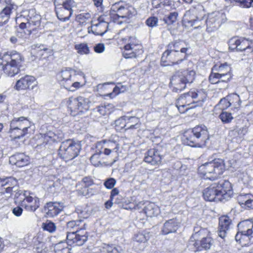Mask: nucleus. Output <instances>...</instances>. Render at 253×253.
<instances>
[{
  "label": "nucleus",
  "instance_id": "a19ab883",
  "mask_svg": "<svg viewBox=\"0 0 253 253\" xmlns=\"http://www.w3.org/2000/svg\"><path fill=\"white\" fill-rule=\"evenodd\" d=\"M68 246L67 242H60L56 244L54 249L55 253H71V249Z\"/></svg>",
  "mask_w": 253,
  "mask_h": 253
},
{
  "label": "nucleus",
  "instance_id": "0e129e2a",
  "mask_svg": "<svg viewBox=\"0 0 253 253\" xmlns=\"http://www.w3.org/2000/svg\"><path fill=\"white\" fill-rule=\"evenodd\" d=\"M247 132V129L246 127H241L237 128L233 131V133L235 135L238 134V136L239 138H242Z\"/></svg>",
  "mask_w": 253,
  "mask_h": 253
},
{
  "label": "nucleus",
  "instance_id": "473e14b6",
  "mask_svg": "<svg viewBox=\"0 0 253 253\" xmlns=\"http://www.w3.org/2000/svg\"><path fill=\"white\" fill-rule=\"evenodd\" d=\"M195 103H197V106H201L202 103L207 98V95L206 90L204 89L197 90L196 91H189Z\"/></svg>",
  "mask_w": 253,
  "mask_h": 253
},
{
  "label": "nucleus",
  "instance_id": "bf43d9fd",
  "mask_svg": "<svg viewBox=\"0 0 253 253\" xmlns=\"http://www.w3.org/2000/svg\"><path fill=\"white\" fill-rule=\"evenodd\" d=\"M116 184V180L114 178H109L104 182V186L108 189H112Z\"/></svg>",
  "mask_w": 253,
  "mask_h": 253
},
{
  "label": "nucleus",
  "instance_id": "052dcab7",
  "mask_svg": "<svg viewBox=\"0 0 253 253\" xmlns=\"http://www.w3.org/2000/svg\"><path fill=\"white\" fill-rule=\"evenodd\" d=\"M219 108L221 110L226 109L229 107L231 106L228 100L227 99V96L225 98L221 99L219 103L217 104Z\"/></svg>",
  "mask_w": 253,
  "mask_h": 253
},
{
  "label": "nucleus",
  "instance_id": "6e6552de",
  "mask_svg": "<svg viewBox=\"0 0 253 253\" xmlns=\"http://www.w3.org/2000/svg\"><path fill=\"white\" fill-rule=\"evenodd\" d=\"M81 149V145L71 139L62 142L58 150V155L63 160L67 162L77 157Z\"/></svg>",
  "mask_w": 253,
  "mask_h": 253
},
{
  "label": "nucleus",
  "instance_id": "aec40b11",
  "mask_svg": "<svg viewBox=\"0 0 253 253\" xmlns=\"http://www.w3.org/2000/svg\"><path fill=\"white\" fill-rule=\"evenodd\" d=\"M10 178H7L0 181V186L3 187L0 192V201L2 202L7 200L11 196L13 189L15 188L14 186H10Z\"/></svg>",
  "mask_w": 253,
  "mask_h": 253
},
{
  "label": "nucleus",
  "instance_id": "f257e3e1",
  "mask_svg": "<svg viewBox=\"0 0 253 253\" xmlns=\"http://www.w3.org/2000/svg\"><path fill=\"white\" fill-rule=\"evenodd\" d=\"M233 194L231 183L225 180L212 183L203 192L204 199L210 202L227 201L231 198Z\"/></svg>",
  "mask_w": 253,
  "mask_h": 253
},
{
  "label": "nucleus",
  "instance_id": "e2e57ef3",
  "mask_svg": "<svg viewBox=\"0 0 253 253\" xmlns=\"http://www.w3.org/2000/svg\"><path fill=\"white\" fill-rule=\"evenodd\" d=\"M105 47L104 43H99L95 44L93 47L94 51L97 53H101L105 50Z\"/></svg>",
  "mask_w": 253,
  "mask_h": 253
},
{
  "label": "nucleus",
  "instance_id": "f03ea898",
  "mask_svg": "<svg viewBox=\"0 0 253 253\" xmlns=\"http://www.w3.org/2000/svg\"><path fill=\"white\" fill-rule=\"evenodd\" d=\"M209 134L207 126L198 125L192 129L185 131L182 137L183 144L193 147H203L206 146Z\"/></svg>",
  "mask_w": 253,
  "mask_h": 253
},
{
  "label": "nucleus",
  "instance_id": "37998d69",
  "mask_svg": "<svg viewBox=\"0 0 253 253\" xmlns=\"http://www.w3.org/2000/svg\"><path fill=\"white\" fill-rule=\"evenodd\" d=\"M127 126L126 130L137 128L139 126V119L135 117H126Z\"/></svg>",
  "mask_w": 253,
  "mask_h": 253
},
{
  "label": "nucleus",
  "instance_id": "72a5a7b5",
  "mask_svg": "<svg viewBox=\"0 0 253 253\" xmlns=\"http://www.w3.org/2000/svg\"><path fill=\"white\" fill-rule=\"evenodd\" d=\"M81 183L84 185V187L81 189H78V193L83 196H89V189L88 187L94 184L93 179L90 176L84 177L82 179Z\"/></svg>",
  "mask_w": 253,
  "mask_h": 253
},
{
  "label": "nucleus",
  "instance_id": "ddd939ff",
  "mask_svg": "<svg viewBox=\"0 0 253 253\" xmlns=\"http://www.w3.org/2000/svg\"><path fill=\"white\" fill-rule=\"evenodd\" d=\"M24 198L20 201V205L28 211L34 212L40 206V200L37 197H33L30 196V193L24 191Z\"/></svg>",
  "mask_w": 253,
  "mask_h": 253
},
{
  "label": "nucleus",
  "instance_id": "a211bd4d",
  "mask_svg": "<svg viewBox=\"0 0 253 253\" xmlns=\"http://www.w3.org/2000/svg\"><path fill=\"white\" fill-rule=\"evenodd\" d=\"M232 220L228 216H222L219 218L217 233L219 237L224 239L227 231L232 227Z\"/></svg>",
  "mask_w": 253,
  "mask_h": 253
},
{
  "label": "nucleus",
  "instance_id": "680f3d73",
  "mask_svg": "<svg viewBox=\"0 0 253 253\" xmlns=\"http://www.w3.org/2000/svg\"><path fill=\"white\" fill-rule=\"evenodd\" d=\"M158 22V18L156 17H150L146 21V24L150 27H153L157 25Z\"/></svg>",
  "mask_w": 253,
  "mask_h": 253
},
{
  "label": "nucleus",
  "instance_id": "c03bdc74",
  "mask_svg": "<svg viewBox=\"0 0 253 253\" xmlns=\"http://www.w3.org/2000/svg\"><path fill=\"white\" fill-rule=\"evenodd\" d=\"M75 49L77 50V53L81 55H86L89 54L90 52L89 48L86 43H81L75 44Z\"/></svg>",
  "mask_w": 253,
  "mask_h": 253
},
{
  "label": "nucleus",
  "instance_id": "7c9ffc66",
  "mask_svg": "<svg viewBox=\"0 0 253 253\" xmlns=\"http://www.w3.org/2000/svg\"><path fill=\"white\" fill-rule=\"evenodd\" d=\"M239 204L242 207L253 209V195L250 194H240L237 197Z\"/></svg>",
  "mask_w": 253,
  "mask_h": 253
},
{
  "label": "nucleus",
  "instance_id": "9d476101",
  "mask_svg": "<svg viewBox=\"0 0 253 253\" xmlns=\"http://www.w3.org/2000/svg\"><path fill=\"white\" fill-rule=\"evenodd\" d=\"M54 5L57 18L60 21L68 20L73 13V0H54Z\"/></svg>",
  "mask_w": 253,
  "mask_h": 253
},
{
  "label": "nucleus",
  "instance_id": "774afa93",
  "mask_svg": "<svg viewBox=\"0 0 253 253\" xmlns=\"http://www.w3.org/2000/svg\"><path fill=\"white\" fill-rule=\"evenodd\" d=\"M229 82L223 81L214 83L216 85V87L219 89H224L228 87Z\"/></svg>",
  "mask_w": 253,
  "mask_h": 253
},
{
  "label": "nucleus",
  "instance_id": "49530a36",
  "mask_svg": "<svg viewBox=\"0 0 253 253\" xmlns=\"http://www.w3.org/2000/svg\"><path fill=\"white\" fill-rule=\"evenodd\" d=\"M126 42L125 45H129L131 47L142 50V46L139 44V41L134 37H130L128 39H124Z\"/></svg>",
  "mask_w": 253,
  "mask_h": 253
},
{
  "label": "nucleus",
  "instance_id": "338daca9",
  "mask_svg": "<svg viewBox=\"0 0 253 253\" xmlns=\"http://www.w3.org/2000/svg\"><path fill=\"white\" fill-rule=\"evenodd\" d=\"M239 3V5L242 7H250L251 5V2H248L246 0H233V2Z\"/></svg>",
  "mask_w": 253,
  "mask_h": 253
},
{
  "label": "nucleus",
  "instance_id": "c9c22d12",
  "mask_svg": "<svg viewBox=\"0 0 253 253\" xmlns=\"http://www.w3.org/2000/svg\"><path fill=\"white\" fill-rule=\"evenodd\" d=\"M97 151L90 157V160L91 163L94 166H99L101 164L100 155L102 153V148L103 147V143L102 142H97L96 144Z\"/></svg>",
  "mask_w": 253,
  "mask_h": 253
},
{
  "label": "nucleus",
  "instance_id": "e433bc0d",
  "mask_svg": "<svg viewBox=\"0 0 253 253\" xmlns=\"http://www.w3.org/2000/svg\"><path fill=\"white\" fill-rule=\"evenodd\" d=\"M227 99L230 104L232 110H238L241 106V101L237 94L232 93L227 95Z\"/></svg>",
  "mask_w": 253,
  "mask_h": 253
},
{
  "label": "nucleus",
  "instance_id": "c756f323",
  "mask_svg": "<svg viewBox=\"0 0 253 253\" xmlns=\"http://www.w3.org/2000/svg\"><path fill=\"white\" fill-rule=\"evenodd\" d=\"M101 18L99 19V21L96 24H92L91 26L88 28V32H92L96 35H103L106 31V27L108 25L107 23L103 22L101 21Z\"/></svg>",
  "mask_w": 253,
  "mask_h": 253
},
{
  "label": "nucleus",
  "instance_id": "bb28decb",
  "mask_svg": "<svg viewBox=\"0 0 253 253\" xmlns=\"http://www.w3.org/2000/svg\"><path fill=\"white\" fill-rule=\"evenodd\" d=\"M178 227V222L175 218L167 220L164 224L162 232L164 235H167L176 231Z\"/></svg>",
  "mask_w": 253,
  "mask_h": 253
},
{
  "label": "nucleus",
  "instance_id": "4468645a",
  "mask_svg": "<svg viewBox=\"0 0 253 253\" xmlns=\"http://www.w3.org/2000/svg\"><path fill=\"white\" fill-rule=\"evenodd\" d=\"M82 228L79 231L72 232L71 233L67 232L66 235V242L69 246L83 245L87 239V236L86 235V232L84 233H81Z\"/></svg>",
  "mask_w": 253,
  "mask_h": 253
},
{
  "label": "nucleus",
  "instance_id": "9b49d317",
  "mask_svg": "<svg viewBox=\"0 0 253 253\" xmlns=\"http://www.w3.org/2000/svg\"><path fill=\"white\" fill-rule=\"evenodd\" d=\"M188 48H181L180 52L165 51L161 57V65L163 66L179 64L186 58Z\"/></svg>",
  "mask_w": 253,
  "mask_h": 253
},
{
  "label": "nucleus",
  "instance_id": "423d86ee",
  "mask_svg": "<svg viewBox=\"0 0 253 253\" xmlns=\"http://www.w3.org/2000/svg\"><path fill=\"white\" fill-rule=\"evenodd\" d=\"M238 231L235 236V240L242 246H249L253 244V222L244 220L238 224Z\"/></svg>",
  "mask_w": 253,
  "mask_h": 253
},
{
  "label": "nucleus",
  "instance_id": "393cba45",
  "mask_svg": "<svg viewBox=\"0 0 253 253\" xmlns=\"http://www.w3.org/2000/svg\"><path fill=\"white\" fill-rule=\"evenodd\" d=\"M30 122L26 118L23 117L15 118L12 120L10 124V127L17 128L19 129L29 130L30 129Z\"/></svg>",
  "mask_w": 253,
  "mask_h": 253
},
{
  "label": "nucleus",
  "instance_id": "2f4dec72",
  "mask_svg": "<svg viewBox=\"0 0 253 253\" xmlns=\"http://www.w3.org/2000/svg\"><path fill=\"white\" fill-rule=\"evenodd\" d=\"M143 211L147 216L151 217L157 216L160 213L159 207L152 202L145 203Z\"/></svg>",
  "mask_w": 253,
  "mask_h": 253
},
{
  "label": "nucleus",
  "instance_id": "5701e85b",
  "mask_svg": "<svg viewBox=\"0 0 253 253\" xmlns=\"http://www.w3.org/2000/svg\"><path fill=\"white\" fill-rule=\"evenodd\" d=\"M9 163L18 167H23L29 163V157L23 153H16L9 157Z\"/></svg>",
  "mask_w": 253,
  "mask_h": 253
},
{
  "label": "nucleus",
  "instance_id": "f3484780",
  "mask_svg": "<svg viewBox=\"0 0 253 253\" xmlns=\"http://www.w3.org/2000/svg\"><path fill=\"white\" fill-rule=\"evenodd\" d=\"M37 85V82L34 77L26 75L17 81L15 87L18 90H25L33 89Z\"/></svg>",
  "mask_w": 253,
  "mask_h": 253
},
{
  "label": "nucleus",
  "instance_id": "4be33fe9",
  "mask_svg": "<svg viewBox=\"0 0 253 253\" xmlns=\"http://www.w3.org/2000/svg\"><path fill=\"white\" fill-rule=\"evenodd\" d=\"M183 78L179 73L172 77L170 82V87L172 91L176 92L181 91L186 87V84Z\"/></svg>",
  "mask_w": 253,
  "mask_h": 253
},
{
  "label": "nucleus",
  "instance_id": "f704fd0d",
  "mask_svg": "<svg viewBox=\"0 0 253 253\" xmlns=\"http://www.w3.org/2000/svg\"><path fill=\"white\" fill-rule=\"evenodd\" d=\"M9 133H10V137L11 138L12 143H14L16 142L17 139H20L28 134L30 133L29 130L19 129L17 128H12L10 127Z\"/></svg>",
  "mask_w": 253,
  "mask_h": 253
},
{
  "label": "nucleus",
  "instance_id": "13d9d810",
  "mask_svg": "<svg viewBox=\"0 0 253 253\" xmlns=\"http://www.w3.org/2000/svg\"><path fill=\"white\" fill-rule=\"evenodd\" d=\"M178 16L177 12H171L165 19V22L168 25L173 23L176 20Z\"/></svg>",
  "mask_w": 253,
  "mask_h": 253
},
{
  "label": "nucleus",
  "instance_id": "3c124183",
  "mask_svg": "<svg viewBox=\"0 0 253 253\" xmlns=\"http://www.w3.org/2000/svg\"><path fill=\"white\" fill-rule=\"evenodd\" d=\"M239 177L245 184L253 187V178H252L246 172H243L239 176Z\"/></svg>",
  "mask_w": 253,
  "mask_h": 253
},
{
  "label": "nucleus",
  "instance_id": "1a4fd4ad",
  "mask_svg": "<svg viewBox=\"0 0 253 253\" xmlns=\"http://www.w3.org/2000/svg\"><path fill=\"white\" fill-rule=\"evenodd\" d=\"M110 13L111 16L115 19L119 18L129 19L136 15V11L131 5L119 1L112 5Z\"/></svg>",
  "mask_w": 253,
  "mask_h": 253
},
{
  "label": "nucleus",
  "instance_id": "20e7f679",
  "mask_svg": "<svg viewBox=\"0 0 253 253\" xmlns=\"http://www.w3.org/2000/svg\"><path fill=\"white\" fill-rule=\"evenodd\" d=\"M41 16L36 13L35 9L23 10L16 18V22L19 24V28L25 33L30 35L41 24Z\"/></svg>",
  "mask_w": 253,
  "mask_h": 253
},
{
  "label": "nucleus",
  "instance_id": "a18cd8bd",
  "mask_svg": "<svg viewBox=\"0 0 253 253\" xmlns=\"http://www.w3.org/2000/svg\"><path fill=\"white\" fill-rule=\"evenodd\" d=\"M127 89V87L122 85L121 84H118L113 89L112 92L106 94V96H109L111 98L115 97L118 94L124 92Z\"/></svg>",
  "mask_w": 253,
  "mask_h": 253
},
{
  "label": "nucleus",
  "instance_id": "6e6d98bb",
  "mask_svg": "<svg viewBox=\"0 0 253 253\" xmlns=\"http://www.w3.org/2000/svg\"><path fill=\"white\" fill-rule=\"evenodd\" d=\"M74 80H71V83L70 84H65V87L70 90L73 91L75 89L79 88L81 86V83L78 82H75L73 83Z\"/></svg>",
  "mask_w": 253,
  "mask_h": 253
},
{
  "label": "nucleus",
  "instance_id": "de8ad7c7",
  "mask_svg": "<svg viewBox=\"0 0 253 253\" xmlns=\"http://www.w3.org/2000/svg\"><path fill=\"white\" fill-rule=\"evenodd\" d=\"M182 42L180 41H175L169 44L167 50L180 52V48L182 47Z\"/></svg>",
  "mask_w": 253,
  "mask_h": 253
},
{
  "label": "nucleus",
  "instance_id": "b1692460",
  "mask_svg": "<svg viewBox=\"0 0 253 253\" xmlns=\"http://www.w3.org/2000/svg\"><path fill=\"white\" fill-rule=\"evenodd\" d=\"M162 156L158 150H149L144 158V161L153 166L159 165L161 163Z\"/></svg>",
  "mask_w": 253,
  "mask_h": 253
},
{
  "label": "nucleus",
  "instance_id": "6ab92c4d",
  "mask_svg": "<svg viewBox=\"0 0 253 253\" xmlns=\"http://www.w3.org/2000/svg\"><path fill=\"white\" fill-rule=\"evenodd\" d=\"M222 16V14L218 12L213 13L209 15L206 20V24L209 31L216 30L220 26Z\"/></svg>",
  "mask_w": 253,
  "mask_h": 253
},
{
  "label": "nucleus",
  "instance_id": "cd10ccee",
  "mask_svg": "<svg viewBox=\"0 0 253 253\" xmlns=\"http://www.w3.org/2000/svg\"><path fill=\"white\" fill-rule=\"evenodd\" d=\"M12 9V5L4 7L3 4L0 2V26L8 22Z\"/></svg>",
  "mask_w": 253,
  "mask_h": 253
},
{
  "label": "nucleus",
  "instance_id": "603ef678",
  "mask_svg": "<svg viewBox=\"0 0 253 253\" xmlns=\"http://www.w3.org/2000/svg\"><path fill=\"white\" fill-rule=\"evenodd\" d=\"M126 117H121L119 119L116 120L115 121V126L116 127L117 129H122V128H125V129L126 128Z\"/></svg>",
  "mask_w": 253,
  "mask_h": 253
},
{
  "label": "nucleus",
  "instance_id": "2eb2a0df",
  "mask_svg": "<svg viewBox=\"0 0 253 253\" xmlns=\"http://www.w3.org/2000/svg\"><path fill=\"white\" fill-rule=\"evenodd\" d=\"M194 237L191 238L188 246L191 250L196 252L202 249L206 250L210 249L213 244L212 239L210 237L203 238L200 242L193 240Z\"/></svg>",
  "mask_w": 253,
  "mask_h": 253
},
{
  "label": "nucleus",
  "instance_id": "8fccbe9b",
  "mask_svg": "<svg viewBox=\"0 0 253 253\" xmlns=\"http://www.w3.org/2000/svg\"><path fill=\"white\" fill-rule=\"evenodd\" d=\"M102 253H120L118 247L114 245L105 244L101 250Z\"/></svg>",
  "mask_w": 253,
  "mask_h": 253
},
{
  "label": "nucleus",
  "instance_id": "4c0bfd02",
  "mask_svg": "<svg viewBox=\"0 0 253 253\" xmlns=\"http://www.w3.org/2000/svg\"><path fill=\"white\" fill-rule=\"evenodd\" d=\"M142 50L131 47L129 45H125L123 56L126 58L136 57L137 55L142 53Z\"/></svg>",
  "mask_w": 253,
  "mask_h": 253
},
{
  "label": "nucleus",
  "instance_id": "58836bf2",
  "mask_svg": "<svg viewBox=\"0 0 253 253\" xmlns=\"http://www.w3.org/2000/svg\"><path fill=\"white\" fill-rule=\"evenodd\" d=\"M231 79V78L228 77V75H219L214 72H211L209 77V81L211 84H214V83H218V82H230Z\"/></svg>",
  "mask_w": 253,
  "mask_h": 253
},
{
  "label": "nucleus",
  "instance_id": "ea45409f",
  "mask_svg": "<svg viewBox=\"0 0 253 253\" xmlns=\"http://www.w3.org/2000/svg\"><path fill=\"white\" fill-rule=\"evenodd\" d=\"M179 74L183 77V80L186 84H191L195 80L196 73L193 70H185L183 72L179 73Z\"/></svg>",
  "mask_w": 253,
  "mask_h": 253
},
{
  "label": "nucleus",
  "instance_id": "69168bd1",
  "mask_svg": "<svg viewBox=\"0 0 253 253\" xmlns=\"http://www.w3.org/2000/svg\"><path fill=\"white\" fill-rule=\"evenodd\" d=\"M56 228L55 225L54 223L51 222H46L44 226V229L50 232H52L55 231Z\"/></svg>",
  "mask_w": 253,
  "mask_h": 253
},
{
  "label": "nucleus",
  "instance_id": "09e8293b",
  "mask_svg": "<svg viewBox=\"0 0 253 253\" xmlns=\"http://www.w3.org/2000/svg\"><path fill=\"white\" fill-rule=\"evenodd\" d=\"M190 12L187 13L184 17V22L187 24V26H193L195 25L198 19L197 17L196 18L194 15H190Z\"/></svg>",
  "mask_w": 253,
  "mask_h": 253
},
{
  "label": "nucleus",
  "instance_id": "f8f14e48",
  "mask_svg": "<svg viewBox=\"0 0 253 253\" xmlns=\"http://www.w3.org/2000/svg\"><path fill=\"white\" fill-rule=\"evenodd\" d=\"M229 48L230 50L238 51H245L251 53L253 51V42L246 39H240L234 37L228 42Z\"/></svg>",
  "mask_w": 253,
  "mask_h": 253
},
{
  "label": "nucleus",
  "instance_id": "5fc2aeb1",
  "mask_svg": "<svg viewBox=\"0 0 253 253\" xmlns=\"http://www.w3.org/2000/svg\"><path fill=\"white\" fill-rule=\"evenodd\" d=\"M219 118L224 123H229L233 119L231 114L227 112H223L219 115Z\"/></svg>",
  "mask_w": 253,
  "mask_h": 253
},
{
  "label": "nucleus",
  "instance_id": "79ce46f5",
  "mask_svg": "<svg viewBox=\"0 0 253 253\" xmlns=\"http://www.w3.org/2000/svg\"><path fill=\"white\" fill-rule=\"evenodd\" d=\"M150 233L146 231L138 233L135 234L133 241L137 243H145L150 238Z\"/></svg>",
  "mask_w": 253,
  "mask_h": 253
},
{
  "label": "nucleus",
  "instance_id": "39448f33",
  "mask_svg": "<svg viewBox=\"0 0 253 253\" xmlns=\"http://www.w3.org/2000/svg\"><path fill=\"white\" fill-rule=\"evenodd\" d=\"M225 169L223 160L215 159L199 167L198 171L205 179L214 180L222 174Z\"/></svg>",
  "mask_w": 253,
  "mask_h": 253
},
{
  "label": "nucleus",
  "instance_id": "864d4df0",
  "mask_svg": "<svg viewBox=\"0 0 253 253\" xmlns=\"http://www.w3.org/2000/svg\"><path fill=\"white\" fill-rule=\"evenodd\" d=\"M101 142L104 146L111 149L113 152H116L119 149V144L116 142L112 141H103Z\"/></svg>",
  "mask_w": 253,
  "mask_h": 253
},
{
  "label": "nucleus",
  "instance_id": "c85d7f7f",
  "mask_svg": "<svg viewBox=\"0 0 253 253\" xmlns=\"http://www.w3.org/2000/svg\"><path fill=\"white\" fill-rule=\"evenodd\" d=\"M211 72L224 76L228 75V77L232 78L231 72V67L227 63L220 64V65H215L211 69Z\"/></svg>",
  "mask_w": 253,
  "mask_h": 253
},
{
  "label": "nucleus",
  "instance_id": "dca6fc26",
  "mask_svg": "<svg viewBox=\"0 0 253 253\" xmlns=\"http://www.w3.org/2000/svg\"><path fill=\"white\" fill-rule=\"evenodd\" d=\"M192 103H195L190 93V92L181 95L177 100L176 106L181 113H184L190 108L193 107H189Z\"/></svg>",
  "mask_w": 253,
  "mask_h": 253
},
{
  "label": "nucleus",
  "instance_id": "7ed1b4c3",
  "mask_svg": "<svg viewBox=\"0 0 253 253\" xmlns=\"http://www.w3.org/2000/svg\"><path fill=\"white\" fill-rule=\"evenodd\" d=\"M23 60L21 55L15 51L9 54L7 52L0 53V64L4 73L10 77L19 73Z\"/></svg>",
  "mask_w": 253,
  "mask_h": 253
},
{
  "label": "nucleus",
  "instance_id": "412c9836",
  "mask_svg": "<svg viewBox=\"0 0 253 253\" xmlns=\"http://www.w3.org/2000/svg\"><path fill=\"white\" fill-rule=\"evenodd\" d=\"M63 206L57 202H49L44 206V211L48 217H53L57 215L63 210Z\"/></svg>",
  "mask_w": 253,
  "mask_h": 253
},
{
  "label": "nucleus",
  "instance_id": "4d7b16f0",
  "mask_svg": "<svg viewBox=\"0 0 253 253\" xmlns=\"http://www.w3.org/2000/svg\"><path fill=\"white\" fill-rule=\"evenodd\" d=\"M156 3L159 7L171 6L172 5V1L171 0H154L153 3Z\"/></svg>",
  "mask_w": 253,
  "mask_h": 253
},
{
  "label": "nucleus",
  "instance_id": "0eeeda50",
  "mask_svg": "<svg viewBox=\"0 0 253 253\" xmlns=\"http://www.w3.org/2000/svg\"><path fill=\"white\" fill-rule=\"evenodd\" d=\"M67 104L71 114L75 116L86 112L89 109L91 101L90 97L81 95L76 97H70Z\"/></svg>",
  "mask_w": 253,
  "mask_h": 253
},
{
  "label": "nucleus",
  "instance_id": "a878e982",
  "mask_svg": "<svg viewBox=\"0 0 253 253\" xmlns=\"http://www.w3.org/2000/svg\"><path fill=\"white\" fill-rule=\"evenodd\" d=\"M75 72L74 70L69 68L62 70L58 74V79L60 83L65 86V84H70L71 80L75 77Z\"/></svg>",
  "mask_w": 253,
  "mask_h": 253
}]
</instances>
